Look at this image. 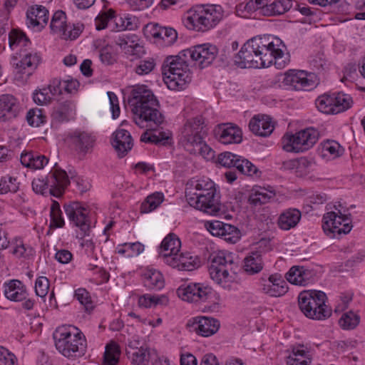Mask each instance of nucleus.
<instances>
[{
  "mask_svg": "<svg viewBox=\"0 0 365 365\" xmlns=\"http://www.w3.org/2000/svg\"><path fill=\"white\" fill-rule=\"evenodd\" d=\"M280 46L282 42L277 38L269 41L266 37H254L248 40L235 57V63L242 68H267L274 64L277 69L284 68L289 63V56Z\"/></svg>",
  "mask_w": 365,
  "mask_h": 365,
  "instance_id": "obj_1",
  "label": "nucleus"
},
{
  "mask_svg": "<svg viewBox=\"0 0 365 365\" xmlns=\"http://www.w3.org/2000/svg\"><path fill=\"white\" fill-rule=\"evenodd\" d=\"M133 120L141 128L156 130L165 120L159 110L160 103L151 90L145 85L135 86L128 98Z\"/></svg>",
  "mask_w": 365,
  "mask_h": 365,
  "instance_id": "obj_2",
  "label": "nucleus"
},
{
  "mask_svg": "<svg viewBox=\"0 0 365 365\" xmlns=\"http://www.w3.org/2000/svg\"><path fill=\"white\" fill-rule=\"evenodd\" d=\"M207 135L204 118L199 115L187 120L184 124L179 135V144L189 153L209 160L212 158L214 151L205 141Z\"/></svg>",
  "mask_w": 365,
  "mask_h": 365,
  "instance_id": "obj_3",
  "label": "nucleus"
},
{
  "mask_svg": "<svg viewBox=\"0 0 365 365\" xmlns=\"http://www.w3.org/2000/svg\"><path fill=\"white\" fill-rule=\"evenodd\" d=\"M185 196L190 206L205 213L217 215L220 211V196L210 179L191 180L187 184Z\"/></svg>",
  "mask_w": 365,
  "mask_h": 365,
  "instance_id": "obj_4",
  "label": "nucleus"
},
{
  "mask_svg": "<svg viewBox=\"0 0 365 365\" xmlns=\"http://www.w3.org/2000/svg\"><path fill=\"white\" fill-rule=\"evenodd\" d=\"M222 17L220 5H197L187 11L185 24L189 29L203 32L215 26Z\"/></svg>",
  "mask_w": 365,
  "mask_h": 365,
  "instance_id": "obj_5",
  "label": "nucleus"
},
{
  "mask_svg": "<svg viewBox=\"0 0 365 365\" xmlns=\"http://www.w3.org/2000/svg\"><path fill=\"white\" fill-rule=\"evenodd\" d=\"M55 345L58 351L68 358L84 355L86 341L83 333L76 327L62 328L54 334Z\"/></svg>",
  "mask_w": 365,
  "mask_h": 365,
  "instance_id": "obj_6",
  "label": "nucleus"
},
{
  "mask_svg": "<svg viewBox=\"0 0 365 365\" xmlns=\"http://www.w3.org/2000/svg\"><path fill=\"white\" fill-rule=\"evenodd\" d=\"M327 295L322 291L305 290L299 293L298 304L302 312L308 318L323 320L329 317L331 310L326 305Z\"/></svg>",
  "mask_w": 365,
  "mask_h": 365,
  "instance_id": "obj_7",
  "label": "nucleus"
},
{
  "mask_svg": "<svg viewBox=\"0 0 365 365\" xmlns=\"http://www.w3.org/2000/svg\"><path fill=\"white\" fill-rule=\"evenodd\" d=\"M70 184L66 172L57 167V164L50 171L44 181L40 178H34L32 181V189L37 194L50 195L60 197L66 187Z\"/></svg>",
  "mask_w": 365,
  "mask_h": 365,
  "instance_id": "obj_8",
  "label": "nucleus"
},
{
  "mask_svg": "<svg viewBox=\"0 0 365 365\" xmlns=\"http://www.w3.org/2000/svg\"><path fill=\"white\" fill-rule=\"evenodd\" d=\"M163 80L170 90H182L191 81L192 73L188 65L167 57L162 66Z\"/></svg>",
  "mask_w": 365,
  "mask_h": 365,
  "instance_id": "obj_9",
  "label": "nucleus"
},
{
  "mask_svg": "<svg viewBox=\"0 0 365 365\" xmlns=\"http://www.w3.org/2000/svg\"><path fill=\"white\" fill-rule=\"evenodd\" d=\"M239 269L232 253L219 252L214 256L209 267L210 277L217 284L231 281Z\"/></svg>",
  "mask_w": 365,
  "mask_h": 365,
  "instance_id": "obj_10",
  "label": "nucleus"
},
{
  "mask_svg": "<svg viewBox=\"0 0 365 365\" xmlns=\"http://www.w3.org/2000/svg\"><path fill=\"white\" fill-rule=\"evenodd\" d=\"M318 140V132L313 128H307L294 135L283 137V149L287 152L302 153L312 148Z\"/></svg>",
  "mask_w": 365,
  "mask_h": 365,
  "instance_id": "obj_11",
  "label": "nucleus"
},
{
  "mask_svg": "<svg viewBox=\"0 0 365 365\" xmlns=\"http://www.w3.org/2000/svg\"><path fill=\"white\" fill-rule=\"evenodd\" d=\"M352 98L349 94L337 93H324L316 100V106L319 111L326 114H337L351 107Z\"/></svg>",
  "mask_w": 365,
  "mask_h": 365,
  "instance_id": "obj_12",
  "label": "nucleus"
},
{
  "mask_svg": "<svg viewBox=\"0 0 365 365\" xmlns=\"http://www.w3.org/2000/svg\"><path fill=\"white\" fill-rule=\"evenodd\" d=\"M336 212H329L323 217L322 228L324 233L329 237H335L341 234H348L352 227L351 220L346 214H342L340 210Z\"/></svg>",
  "mask_w": 365,
  "mask_h": 365,
  "instance_id": "obj_13",
  "label": "nucleus"
},
{
  "mask_svg": "<svg viewBox=\"0 0 365 365\" xmlns=\"http://www.w3.org/2000/svg\"><path fill=\"white\" fill-rule=\"evenodd\" d=\"M50 28L53 33L58 34L62 39L74 40L83 31V24L73 25V27L66 23V15L61 10L56 11L51 21Z\"/></svg>",
  "mask_w": 365,
  "mask_h": 365,
  "instance_id": "obj_14",
  "label": "nucleus"
},
{
  "mask_svg": "<svg viewBox=\"0 0 365 365\" xmlns=\"http://www.w3.org/2000/svg\"><path fill=\"white\" fill-rule=\"evenodd\" d=\"M178 296L189 302H202L212 294V289L200 283H190L182 285L177 289Z\"/></svg>",
  "mask_w": 365,
  "mask_h": 365,
  "instance_id": "obj_15",
  "label": "nucleus"
},
{
  "mask_svg": "<svg viewBox=\"0 0 365 365\" xmlns=\"http://www.w3.org/2000/svg\"><path fill=\"white\" fill-rule=\"evenodd\" d=\"M64 210L69 220L80 228L81 234L88 235L91 228V222L87 208L83 207L78 202H73L69 205H65Z\"/></svg>",
  "mask_w": 365,
  "mask_h": 365,
  "instance_id": "obj_16",
  "label": "nucleus"
},
{
  "mask_svg": "<svg viewBox=\"0 0 365 365\" xmlns=\"http://www.w3.org/2000/svg\"><path fill=\"white\" fill-rule=\"evenodd\" d=\"M315 76L312 73L304 71L289 70L284 74L282 83L288 88L294 90H306L315 86Z\"/></svg>",
  "mask_w": 365,
  "mask_h": 365,
  "instance_id": "obj_17",
  "label": "nucleus"
},
{
  "mask_svg": "<svg viewBox=\"0 0 365 365\" xmlns=\"http://www.w3.org/2000/svg\"><path fill=\"white\" fill-rule=\"evenodd\" d=\"M165 264L178 270L192 271L200 267V261L197 255L187 252L173 257L165 255Z\"/></svg>",
  "mask_w": 365,
  "mask_h": 365,
  "instance_id": "obj_18",
  "label": "nucleus"
},
{
  "mask_svg": "<svg viewBox=\"0 0 365 365\" xmlns=\"http://www.w3.org/2000/svg\"><path fill=\"white\" fill-rule=\"evenodd\" d=\"M215 133L219 142L225 145L240 143L242 140V130L232 123L219 125Z\"/></svg>",
  "mask_w": 365,
  "mask_h": 365,
  "instance_id": "obj_19",
  "label": "nucleus"
},
{
  "mask_svg": "<svg viewBox=\"0 0 365 365\" xmlns=\"http://www.w3.org/2000/svg\"><path fill=\"white\" fill-rule=\"evenodd\" d=\"M48 11L41 5H33L26 11V24L29 27L41 31L46 26L48 21Z\"/></svg>",
  "mask_w": 365,
  "mask_h": 365,
  "instance_id": "obj_20",
  "label": "nucleus"
},
{
  "mask_svg": "<svg viewBox=\"0 0 365 365\" xmlns=\"http://www.w3.org/2000/svg\"><path fill=\"white\" fill-rule=\"evenodd\" d=\"M217 48L215 46L205 43L194 46L195 65L204 68L212 63L216 58Z\"/></svg>",
  "mask_w": 365,
  "mask_h": 365,
  "instance_id": "obj_21",
  "label": "nucleus"
},
{
  "mask_svg": "<svg viewBox=\"0 0 365 365\" xmlns=\"http://www.w3.org/2000/svg\"><path fill=\"white\" fill-rule=\"evenodd\" d=\"M111 143L120 158L125 156L133 146L130 133L122 128L113 133Z\"/></svg>",
  "mask_w": 365,
  "mask_h": 365,
  "instance_id": "obj_22",
  "label": "nucleus"
},
{
  "mask_svg": "<svg viewBox=\"0 0 365 365\" xmlns=\"http://www.w3.org/2000/svg\"><path fill=\"white\" fill-rule=\"evenodd\" d=\"M127 354L133 365H158V355L154 349L141 346Z\"/></svg>",
  "mask_w": 365,
  "mask_h": 365,
  "instance_id": "obj_23",
  "label": "nucleus"
},
{
  "mask_svg": "<svg viewBox=\"0 0 365 365\" xmlns=\"http://www.w3.org/2000/svg\"><path fill=\"white\" fill-rule=\"evenodd\" d=\"M192 327L200 335L207 337L215 334L220 327L217 319L209 317H197L193 318Z\"/></svg>",
  "mask_w": 365,
  "mask_h": 365,
  "instance_id": "obj_24",
  "label": "nucleus"
},
{
  "mask_svg": "<svg viewBox=\"0 0 365 365\" xmlns=\"http://www.w3.org/2000/svg\"><path fill=\"white\" fill-rule=\"evenodd\" d=\"M41 61L40 56L37 53H26L20 60L17 61L16 57H13L11 64L16 72L25 74L27 77L30 76L33 71L36 70Z\"/></svg>",
  "mask_w": 365,
  "mask_h": 365,
  "instance_id": "obj_25",
  "label": "nucleus"
},
{
  "mask_svg": "<svg viewBox=\"0 0 365 365\" xmlns=\"http://www.w3.org/2000/svg\"><path fill=\"white\" fill-rule=\"evenodd\" d=\"M262 291L271 297H279L288 291L287 282L279 274H272L266 283L262 285Z\"/></svg>",
  "mask_w": 365,
  "mask_h": 365,
  "instance_id": "obj_26",
  "label": "nucleus"
},
{
  "mask_svg": "<svg viewBox=\"0 0 365 365\" xmlns=\"http://www.w3.org/2000/svg\"><path fill=\"white\" fill-rule=\"evenodd\" d=\"M19 112L16 98L9 94L0 96V120L5 122L14 118Z\"/></svg>",
  "mask_w": 365,
  "mask_h": 365,
  "instance_id": "obj_27",
  "label": "nucleus"
},
{
  "mask_svg": "<svg viewBox=\"0 0 365 365\" xmlns=\"http://www.w3.org/2000/svg\"><path fill=\"white\" fill-rule=\"evenodd\" d=\"M249 128L257 135L267 137L272 133L274 125L268 115H257L250 120Z\"/></svg>",
  "mask_w": 365,
  "mask_h": 365,
  "instance_id": "obj_28",
  "label": "nucleus"
},
{
  "mask_svg": "<svg viewBox=\"0 0 365 365\" xmlns=\"http://www.w3.org/2000/svg\"><path fill=\"white\" fill-rule=\"evenodd\" d=\"M181 242L174 233H170L162 241L159 247V258L165 263V255L173 257L178 255Z\"/></svg>",
  "mask_w": 365,
  "mask_h": 365,
  "instance_id": "obj_29",
  "label": "nucleus"
},
{
  "mask_svg": "<svg viewBox=\"0 0 365 365\" xmlns=\"http://www.w3.org/2000/svg\"><path fill=\"white\" fill-rule=\"evenodd\" d=\"M71 139L76 150L84 154L91 151L96 141L95 137L91 133L80 130L73 132Z\"/></svg>",
  "mask_w": 365,
  "mask_h": 365,
  "instance_id": "obj_30",
  "label": "nucleus"
},
{
  "mask_svg": "<svg viewBox=\"0 0 365 365\" xmlns=\"http://www.w3.org/2000/svg\"><path fill=\"white\" fill-rule=\"evenodd\" d=\"M312 272L303 266L292 267L286 277L288 282L299 286H306L312 281Z\"/></svg>",
  "mask_w": 365,
  "mask_h": 365,
  "instance_id": "obj_31",
  "label": "nucleus"
},
{
  "mask_svg": "<svg viewBox=\"0 0 365 365\" xmlns=\"http://www.w3.org/2000/svg\"><path fill=\"white\" fill-rule=\"evenodd\" d=\"M4 295L11 301H24L27 297V292L23 283L18 279L10 280L4 284Z\"/></svg>",
  "mask_w": 365,
  "mask_h": 365,
  "instance_id": "obj_32",
  "label": "nucleus"
},
{
  "mask_svg": "<svg viewBox=\"0 0 365 365\" xmlns=\"http://www.w3.org/2000/svg\"><path fill=\"white\" fill-rule=\"evenodd\" d=\"M304 345L294 346L292 354L286 357L287 365H310L312 359L309 351H306Z\"/></svg>",
  "mask_w": 365,
  "mask_h": 365,
  "instance_id": "obj_33",
  "label": "nucleus"
},
{
  "mask_svg": "<svg viewBox=\"0 0 365 365\" xmlns=\"http://www.w3.org/2000/svg\"><path fill=\"white\" fill-rule=\"evenodd\" d=\"M301 219V212L297 209H288L280 214L278 218V225L284 230L294 227Z\"/></svg>",
  "mask_w": 365,
  "mask_h": 365,
  "instance_id": "obj_34",
  "label": "nucleus"
},
{
  "mask_svg": "<svg viewBox=\"0 0 365 365\" xmlns=\"http://www.w3.org/2000/svg\"><path fill=\"white\" fill-rule=\"evenodd\" d=\"M262 268L263 261L261 252H252L245 258L244 269L247 272L253 274L259 272Z\"/></svg>",
  "mask_w": 365,
  "mask_h": 365,
  "instance_id": "obj_35",
  "label": "nucleus"
},
{
  "mask_svg": "<svg viewBox=\"0 0 365 365\" xmlns=\"http://www.w3.org/2000/svg\"><path fill=\"white\" fill-rule=\"evenodd\" d=\"M275 193L273 191H268L264 187L253 188L251 194L249 196L248 201L250 204L254 205H260L265 204L273 198Z\"/></svg>",
  "mask_w": 365,
  "mask_h": 365,
  "instance_id": "obj_36",
  "label": "nucleus"
},
{
  "mask_svg": "<svg viewBox=\"0 0 365 365\" xmlns=\"http://www.w3.org/2000/svg\"><path fill=\"white\" fill-rule=\"evenodd\" d=\"M268 7L264 10V16L281 15L289 11L292 6L291 0H269Z\"/></svg>",
  "mask_w": 365,
  "mask_h": 365,
  "instance_id": "obj_37",
  "label": "nucleus"
},
{
  "mask_svg": "<svg viewBox=\"0 0 365 365\" xmlns=\"http://www.w3.org/2000/svg\"><path fill=\"white\" fill-rule=\"evenodd\" d=\"M322 155L323 157H327L335 159L343 155L344 149L339 143L335 140H327L322 144Z\"/></svg>",
  "mask_w": 365,
  "mask_h": 365,
  "instance_id": "obj_38",
  "label": "nucleus"
},
{
  "mask_svg": "<svg viewBox=\"0 0 365 365\" xmlns=\"http://www.w3.org/2000/svg\"><path fill=\"white\" fill-rule=\"evenodd\" d=\"M164 195L162 192H156L148 195L141 204V212L148 213L155 210L162 203Z\"/></svg>",
  "mask_w": 365,
  "mask_h": 365,
  "instance_id": "obj_39",
  "label": "nucleus"
},
{
  "mask_svg": "<svg viewBox=\"0 0 365 365\" xmlns=\"http://www.w3.org/2000/svg\"><path fill=\"white\" fill-rule=\"evenodd\" d=\"M144 284L149 289H161L164 287L163 277L157 270L149 271L145 274Z\"/></svg>",
  "mask_w": 365,
  "mask_h": 365,
  "instance_id": "obj_40",
  "label": "nucleus"
},
{
  "mask_svg": "<svg viewBox=\"0 0 365 365\" xmlns=\"http://www.w3.org/2000/svg\"><path fill=\"white\" fill-rule=\"evenodd\" d=\"M19 182L16 178L5 175L0 179V194L16 192L19 189Z\"/></svg>",
  "mask_w": 365,
  "mask_h": 365,
  "instance_id": "obj_41",
  "label": "nucleus"
},
{
  "mask_svg": "<svg viewBox=\"0 0 365 365\" xmlns=\"http://www.w3.org/2000/svg\"><path fill=\"white\" fill-rule=\"evenodd\" d=\"M26 120L28 123L33 127H39L46 122V116L43 110L41 108H31L26 114Z\"/></svg>",
  "mask_w": 365,
  "mask_h": 365,
  "instance_id": "obj_42",
  "label": "nucleus"
},
{
  "mask_svg": "<svg viewBox=\"0 0 365 365\" xmlns=\"http://www.w3.org/2000/svg\"><path fill=\"white\" fill-rule=\"evenodd\" d=\"M360 322V317L352 311L344 313L339 319V324L344 329H353Z\"/></svg>",
  "mask_w": 365,
  "mask_h": 365,
  "instance_id": "obj_43",
  "label": "nucleus"
},
{
  "mask_svg": "<svg viewBox=\"0 0 365 365\" xmlns=\"http://www.w3.org/2000/svg\"><path fill=\"white\" fill-rule=\"evenodd\" d=\"M29 42V40L25 34L17 29L11 30L9 34V44L12 50L21 44L23 46H26Z\"/></svg>",
  "mask_w": 365,
  "mask_h": 365,
  "instance_id": "obj_44",
  "label": "nucleus"
},
{
  "mask_svg": "<svg viewBox=\"0 0 365 365\" xmlns=\"http://www.w3.org/2000/svg\"><path fill=\"white\" fill-rule=\"evenodd\" d=\"M120 351L115 344L107 345L103 356V365H117Z\"/></svg>",
  "mask_w": 365,
  "mask_h": 365,
  "instance_id": "obj_45",
  "label": "nucleus"
},
{
  "mask_svg": "<svg viewBox=\"0 0 365 365\" xmlns=\"http://www.w3.org/2000/svg\"><path fill=\"white\" fill-rule=\"evenodd\" d=\"M236 168L242 174L248 176L257 175L259 172L255 165L241 156H239L238 161H237Z\"/></svg>",
  "mask_w": 365,
  "mask_h": 365,
  "instance_id": "obj_46",
  "label": "nucleus"
},
{
  "mask_svg": "<svg viewBox=\"0 0 365 365\" xmlns=\"http://www.w3.org/2000/svg\"><path fill=\"white\" fill-rule=\"evenodd\" d=\"M50 215L51 227H62L64 225V220L58 202L54 201L52 203Z\"/></svg>",
  "mask_w": 365,
  "mask_h": 365,
  "instance_id": "obj_47",
  "label": "nucleus"
},
{
  "mask_svg": "<svg viewBox=\"0 0 365 365\" xmlns=\"http://www.w3.org/2000/svg\"><path fill=\"white\" fill-rule=\"evenodd\" d=\"M147 130L145 131L140 136V141L142 142L158 145L165 144L168 139V137L165 136V133L163 132H160L159 135H157L148 132L149 130Z\"/></svg>",
  "mask_w": 365,
  "mask_h": 365,
  "instance_id": "obj_48",
  "label": "nucleus"
},
{
  "mask_svg": "<svg viewBox=\"0 0 365 365\" xmlns=\"http://www.w3.org/2000/svg\"><path fill=\"white\" fill-rule=\"evenodd\" d=\"M223 235L221 237L230 243H236L240 239V231L235 226L225 223L223 227Z\"/></svg>",
  "mask_w": 365,
  "mask_h": 365,
  "instance_id": "obj_49",
  "label": "nucleus"
},
{
  "mask_svg": "<svg viewBox=\"0 0 365 365\" xmlns=\"http://www.w3.org/2000/svg\"><path fill=\"white\" fill-rule=\"evenodd\" d=\"M115 24L119 30H134L138 28V19L134 16H126L115 19Z\"/></svg>",
  "mask_w": 365,
  "mask_h": 365,
  "instance_id": "obj_50",
  "label": "nucleus"
},
{
  "mask_svg": "<svg viewBox=\"0 0 365 365\" xmlns=\"http://www.w3.org/2000/svg\"><path fill=\"white\" fill-rule=\"evenodd\" d=\"M239 156L240 155L232 153L230 152H224L218 155L217 161L221 165L224 167L236 168L237 161H238Z\"/></svg>",
  "mask_w": 365,
  "mask_h": 365,
  "instance_id": "obj_51",
  "label": "nucleus"
},
{
  "mask_svg": "<svg viewBox=\"0 0 365 365\" xmlns=\"http://www.w3.org/2000/svg\"><path fill=\"white\" fill-rule=\"evenodd\" d=\"M33 100L38 105H46L51 100V95L48 88L36 90L33 94Z\"/></svg>",
  "mask_w": 365,
  "mask_h": 365,
  "instance_id": "obj_52",
  "label": "nucleus"
},
{
  "mask_svg": "<svg viewBox=\"0 0 365 365\" xmlns=\"http://www.w3.org/2000/svg\"><path fill=\"white\" fill-rule=\"evenodd\" d=\"M49 289V281L46 277H39L35 283V292L37 296L44 297L48 294Z\"/></svg>",
  "mask_w": 365,
  "mask_h": 365,
  "instance_id": "obj_53",
  "label": "nucleus"
},
{
  "mask_svg": "<svg viewBox=\"0 0 365 365\" xmlns=\"http://www.w3.org/2000/svg\"><path fill=\"white\" fill-rule=\"evenodd\" d=\"M177 61H182L184 64L189 66L190 61L195 62L194 46L181 51L177 56H170Z\"/></svg>",
  "mask_w": 365,
  "mask_h": 365,
  "instance_id": "obj_54",
  "label": "nucleus"
},
{
  "mask_svg": "<svg viewBox=\"0 0 365 365\" xmlns=\"http://www.w3.org/2000/svg\"><path fill=\"white\" fill-rule=\"evenodd\" d=\"M163 299H165V297H158L155 295L145 294L139 298L138 304L141 307L148 308L160 303Z\"/></svg>",
  "mask_w": 365,
  "mask_h": 365,
  "instance_id": "obj_55",
  "label": "nucleus"
},
{
  "mask_svg": "<svg viewBox=\"0 0 365 365\" xmlns=\"http://www.w3.org/2000/svg\"><path fill=\"white\" fill-rule=\"evenodd\" d=\"M0 365H17L16 356L3 346H0Z\"/></svg>",
  "mask_w": 365,
  "mask_h": 365,
  "instance_id": "obj_56",
  "label": "nucleus"
},
{
  "mask_svg": "<svg viewBox=\"0 0 365 365\" xmlns=\"http://www.w3.org/2000/svg\"><path fill=\"white\" fill-rule=\"evenodd\" d=\"M155 66V63L152 58L140 61L135 68V71L138 75H146L154 69Z\"/></svg>",
  "mask_w": 365,
  "mask_h": 365,
  "instance_id": "obj_57",
  "label": "nucleus"
},
{
  "mask_svg": "<svg viewBox=\"0 0 365 365\" xmlns=\"http://www.w3.org/2000/svg\"><path fill=\"white\" fill-rule=\"evenodd\" d=\"M154 36L161 37L164 41H166L168 43L171 44L176 41L178 34L173 28H163L158 34H155Z\"/></svg>",
  "mask_w": 365,
  "mask_h": 365,
  "instance_id": "obj_58",
  "label": "nucleus"
},
{
  "mask_svg": "<svg viewBox=\"0 0 365 365\" xmlns=\"http://www.w3.org/2000/svg\"><path fill=\"white\" fill-rule=\"evenodd\" d=\"M75 297L83 305H84L86 310L93 308L92 301L89 296V293L85 289H78L75 292Z\"/></svg>",
  "mask_w": 365,
  "mask_h": 365,
  "instance_id": "obj_59",
  "label": "nucleus"
},
{
  "mask_svg": "<svg viewBox=\"0 0 365 365\" xmlns=\"http://www.w3.org/2000/svg\"><path fill=\"white\" fill-rule=\"evenodd\" d=\"M225 222L215 220L212 222H207L206 223L207 230L213 235L217 237H221L223 235V227Z\"/></svg>",
  "mask_w": 365,
  "mask_h": 365,
  "instance_id": "obj_60",
  "label": "nucleus"
},
{
  "mask_svg": "<svg viewBox=\"0 0 365 365\" xmlns=\"http://www.w3.org/2000/svg\"><path fill=\"white\" fill-rule=\"evenodd\" d=\"M132 38L133 39H132L128 47L124 48V52L132 56H138L143 53V48L137 42L138 37L136 36H133Z\"/></svg>",
  "mask_w": 365,
  "mask_h": 365,
  "instance_id": "obj_61",
  "label": "nucleus"
},
{
  "mask_svg": "<svg viewBox=\"0 0 365 365\" xmlns=\"http://www.w3.org/2000/svg\"><path fill=\"white\" fill-rule=\"evenodd\" d=\"M107 95L109 98L110 104V109L112 112V116L113 118L115 119L117 118L120 115V107L118 104V99L116 95L111 92L108 91L107 93Z\"/></svg>",
  "mask_w": 365,
  "mask_h": 365,
  "instance_id": "obj_62",
  "label": "nucleus"
},
{
  "mask_svg": "<svg viewBox=\"0 0 365 365\" xmlns=\"http://www.w3.org/2000/svg\"><path fill=\"white\" fill-rule=\"evenodd\" d=\"M48 89L51 96L61 95L64 89L63 81L57 78L52 80L48 86Z\"/></svg>",
  "mask_w": 365,
  "mask_h": 365,
  "instance_id": "obj_63",
  "label": "nucleus"
},
{
  "mask_svg": "<svg viewBox=\"0 0 365 365\" xmlns=\"http://www.w3.org/2000/svg\"><path fill=\"white\" fill-rule=\"evenodd\" d=\"M48 162V158L41 154L34 153V158L32 159L31 167L33 169H41L43 168Z\"/></svg>",
  "mask_w": 365,
  "mask_h": 365,
  "instance_id": "obj_64",
  "label": "nucleus"
}]
</instances>
